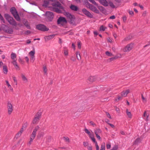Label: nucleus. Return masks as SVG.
Returning a JSON list of instances; mask_svg holds the SVG:
<instances>
[{
  "instance_id": "nucleus-1",
  "label": "nucleus",
  "mask_w": 150,
  "mask_h": 150,
  "mask_svg": "<svg viewBox=\"0 0 150 150\" xmlns=\"http://www.w3.org/2000/svg\"><path fill=\"white\" fill-rule=\"evenodd\" d=\"M53 7L50 8V10L57 13H60L62 12L61 10L57 7H59L62 10H64L63 7L61 6V5L58 1L55 2L54 3L52 4Z\"/></svg>"
},
{
  "instance_id": "nucleus-2",
  "label": "nucleus",
  "mask_w": 150,
  "mask_h": 150,
  "mask_svg": "<svg viewBox=\"0 0 150 150\" xmlns=\"http://www.w3.org/2000/svg\"><path fill=\"white\" fill-rule=\"evenodd\" d=\"M134 46L135 44L134 42H130L124 47L122 50L125 52H129L133 50Z\"/></svg>"
},
{
  "instance_id": "nucleus-3",
  "label": "nucleus",
  "mask_w": 150,
  "mask_h": 150,
  "mask_svg": "<svg viewBox=\"0 0 150 150\" xmlns=\"http://www.w3.org/2000/svg\"><path fill=\"white\" fill-rule=\"evenodd\" d=\"M64 15L68 18V20L70 24L72 25H75V17L73 15H71V13L66 12L64 13Z\"/></svg>"
},
{
  "instance_id": "nucleus-4",
  "label": "nucleus",
  "mask_w": 150,
  "mask_h": 150,
  "mask_svg": "<svg viewBox=\"0 0 150 150\" xmlns=\"http://www.w3.org/2000/svg\"><path fill=\"white\" fill-rule=\"evenodd\" d=\"M4 17L7 21L11 25L14 26L17 25L16 21L14 20L13 18L8 14H5Z\"/></svg>"
},
{
  "instance_id": "nucleus-5",
  "label": "nucleus",
  "mask_w": 150,
  "mask_h": 150,
  "mask_svg": "<svg viewBox=\"0 0 150 150\" xmlns=\"http://www.w3.org/2000/svg\"><path fill=\"white\" fill-rule=\"evenodd\" d=\"M10 11L16 20L18 21H20V18L15 8L12 7L10 9Z\"/></svg>"
},
{
  "instance_id": "nucleus-6",
  "label": "nucleus",
  "mask_w": 150,
  "mask_h": 150,
  "mask_svg": "<svg viewBox=\"0 0 150 150\" xmlns=\"http://www.w3.org/2000/svg\"><path fill=\"white\" fill-rule=\"evenodd\" d=\"M37 131L33 129L32 134L30 135V140L28 143V144L30 145L33 140L35 139L36 136L37 132Z\"/></svg>"
},
{
  "instance_id": "nucleus-7",
  "label": "nucleus",
  "mask_w": 150,
  "mask_h": 150,
  "mask_svg": "<svg viewBox=\"0 0 150 150\" xmlns=\"http://www.w3.org/2000/svg\"><path fill=\"white\" fill-rule=\"evenodd\" d=\"M37 131L33 129L32 134L30 135V140L28 143V144L30 145L33 140L35 139L36 136L37 132Z\"/></svg>"
},
{
  "instance_id": "nucleus-8",
  "label": "nucleus",
  "mask_w": 150,
  "mask_h": 150,
  "mask_svg": "<svg viewBox=\"0 0 150 150\" xmlns=\"http://www.w3.org/2000/svg\"><path fill=\"white\" fill-rule=\"evenodd\" d=\"M7 107L8 114L9 115H10L11 114L13 110V106L12 104L10 102H8Z\"/></svg>"
},
{
  "instance_id": "nucleus-9",
  "label": "nucleus",
  "mask_w": 150,
  "mask_h": 150,
  "mask_svg": "<svg viewBox=\"0 0 150 150\" xmlns=\"http://www.w3.org/2000/svg\"><path fill=\"white\" fill-rule=\"evenodd\" d=\"M98 78L96 76H90L88 78L87 81L88 83L91 84L96 81Z\"/></svg>"
},
{
  "instance_id": "nucleus-10",
  "label": "nucleus",
  "mask_w": 150,
  "mask_h": 150,
  "mask_svg": "<svg viewBox=\"0 0 150 150\" xmlns=\"http://www.w3.org/2000/svg\"><path fill=\"white\" fill-rule=\"evenodd\" d=\"M36 28L42 31H46L49 30V29L42 24H39L37 25Z\"/></svg>"
},
{
  "instance_id": "nucleus-11",
  "label": "nucleus",
  "mask_w": 150,
  "mask_h": 150,
  "mask_svg": "<svg viewBox=\"0 0 150 150\" xmlns=\"http://www.w3.org/2000/svg\"><path fill=\"white\" fill-rule=\"evenodd\" d=\"M46 16L47 20L48 21H51L54 17V15L52 12L50 11H47L45 14Z\"/></svg>"
},
{
  "instance_id": "nucleus-12",
  "label": "nucleus",
  "mask_w": 150,
  "mask_h": 150,
  "mask_svg": "<svg viewBox=\"0 0 150 150\" xmlns=\"http://www.w3.org/2000/svg\"><path fill=\"white\" fill-rule=\"evenodd\" d=\"M58 24H60L62 25L67 23V21L65 18L63 17H60L57 20Z\"/></svg>"
},
{
  "instance_id": "nucleus-13",
  "label": "nucleus",
  "mask_w": 150,
  "mask_h": 150,
  "mask_svg": "<svg viewBox=\"0 0 150 150\" xmlns=\"http://www.w3.org/2000/svg\"><path fill=\"white\" fill-rule=\"evenodd\" d=\"M3 30L9 34H12L13 32V29L6 25H4L3 28Z\"/></svg>"
},
{
  "instance_id": "nucleus-14",
  "label": "nucleus",
  "mask_w": 150,
  "mask_h": 150,
  "mask_svg": "<svg viewBox=\"0 0 150 150\" xmlns=\"http://www.w3.org/2000/svg\"><path fill=\"white\" fill-rule=\"evenodd\" d=\"M95 134L96 135L97 138L99 140L101 139L100 135L101 134L102 131L99 128H97L94 130Z\"/></svg>"
},
{
  "instance_id": "nucleus-15",
  "label": "nucleus",
  "mask_w": 150,
  "mask_h": 150,
  "mask_svg": "<svg viewBox=\"0 0 150 150\" xmlns=\"http://www.w3.org/2000/svg\"><path fill=\"white\" fill-rule=\"evenodd\" d=\"M22 20L23 24L26 28L28 29H30L31 27L28 21L26 19H23Z\"/></svg>"
},
{
  "instance_id": "nucleus-16",
  "label": "nucleus",
  "mask_w": 150,
  "mask_h": 150,
  "mask_svg": "<svg viewBox=\"0 0 150 150\" xmlns=\"http://www.w3.org/2000/svg\"><path fill=\"white\" fill-rule=\"evenodd\" d=\"M82 11L83 13L88 17L92 18V15L91 13L86 10L85 8H83L82 10Z\"/></svg>"
},
{
  "instance_id": "nucleus-17",
  "label": "nucleus",
  "mask_w": 150,
  "mask_h": 150,
  "mask_svg": "<svg viewBox=\"0 0 150 150\" xmlns=\"http://www.w3.org/2000/svg\"><path fill=\"white\" fill-rule=\"evenodd\" d=\"M130 91L129 89H127L123 91L121 93V96L122 97H126L127 95L130 93Z\"/></svg>"
},
{
  "instance_id": "nucleus-18",
  "label": "nucleus",
  "mask_w": 150,
  "mask_h": 150,
  "mask_svg": "<svg viewBox=\"0 0 150 150\" xmlns=\"http://www.w3.org/2000/svg\"><path fill=\"white\" fill-rule=\"evenodd\" d=\"M99 2L102 5L105 6H107L108 5V3L106 0H98Z\"/></svg>"
},
{
  "instance_id": "nucleus-19",
  "label": "nucleus",
  "mask_w": 150,
  "mask_h": 150,
  "mask_svg": "<svg viewBox=\"0 0 150 150\" xmlns=\"http://www.w3.org/2000/svg\"><path fill=\"white\" fill-rule=\"evenodd\" d=\"M21 78L22 81L24 83H26L28 82V79L25 75L21 74Z\"/></svg>"
},
{
  "instance_id": "nucleus-20",
  "label": "nucleus",
  "mask_w": 150,
  "mask_h": 150,
  "mask_svg": "<svg viewBox=\"0 0 150 150\" xmlns=\"http://www.w3.org/2000/svg\"><path fill=\"white\" fill-rule=\"evenodd\" d=\"M23 132V129H21L20 131L19 132H18L16 135L15 136V138L17 139L19 137L21 136Z\"/></svg>"
},
{
  "instance_id": "nucleus-21",
  "label": "nucleus",
  "mask_w": 150,
  "mask_h": 150,
  "mask_svg": "<svg viewBox=\"0 0 150 150\" xmlns=\"http://www.w3.org/2000/svg\"><path fill=\"white\" fill-rule=\"evenodd\" d=\"M89 9H90L92 11L97 13H99L98 10L96 7L93 6L92 5L90 7Z\"/></svg>"
},
{
  "instance_id": "nucleus-22",
  "label": "nucleus",
  "mask_w": 150,
  "mask_h": 150,
  "mask_svg": "<svg viewBox=\"0 0 150 150\" xmlns=\"http://www.w3.org/2000/svg\"><path fill=\"white\" fill-rule=\"evenodd\" d=\"M70 8L71 10L75 11H77L79 9L78 7L72 4L70 6Z\"/></svg>"
},
{
  "instance_id": "nucleus-23",
  "label": "nucleus",
  "mask_w": 150,
  "mask_h": 150,
  "mask_svg": "<svg viewBox=\"0 0 150 150\" xmlns=\"http://www.w3.org/2000/svg\"><path fill=\"white\" fill-rule=\"evenodd\" d=\"M45 135L44 132L42 131H40L38 133L37 135V138L38 139H40L42 137H43Z\"/></svg>"
},
{
  "instance_id": "nucleus-24",
  "label": "nucleus",
  "mask_w": 150,
  "mask_h": 150,
  "mask_svg": "<svg viewBox=\"0 0 150 150\" xmlns=\"http://www.w3.org/2000/svg\"><path fill=\"white\" fill-rule=\"evenodd\" d=\"M40 119V118L35 116L32 121L33 124H37L38 122Z\"/></svg>"
},
{
  "instance_id": "nucleus-25",
  "label": "nucleus",
  "mask_w": 150,
  "mask_h": 150,
  "mask_svg": "<svg viewBox=\"0 0 150 150\" xmlns=\"http://www.w3.org/2000/svg\"><path fill=\"white\" fill-rule=\"evenodd\" d=\"M55 36V35H50L46 36L45 37V41H47L50 40L52 39Z\"/></svg>"
},
{
  "instance_id": "nucleus-26",
  "label": "nucleus",
  "mask_w": 150,
  "mask_h": 150,
  "mask_svg": "<svg viewBox=\"0 0 150 150\" xmlns=\"http://www.w3.org/2000/svg\"><path fill=\"white\" fill-rule=\"evenodd\" d=\"M5 82H6V85L7 86L8 88L11 91L13 92V89L11 85L9 83L8 81L6 80L5 81Z\"/></svg>"
},
{
  "instance_id": "nucleus-27",
  "label": "nucleus",
  "mask_w": 150,
  "mask_h": 150,
  "mask_svg": "<svg viewBox=\"0 0 150 150\" xmlns=\"http://www.w3.org/2000/svg\"><path fill=\"white\" fill-rule=\"evenodd\" d=\"M121 57V54H119L118 55H117L114 57L110 58V59L111 61H112L115 59H117L118 58H120Z\"/></svg>"
},
{
  "instance_id": "nucleus-28",
  "label": "nucleus",
  "mask_w": 150,
  "mask_h": 150,
  "mask_svg": "<svg viewBox=\"0 0 150 150\" xmlns=\"http://www.w3.org/2000/svg\"><path fill=\"white\" fill-rule=\"evenodd\" d=\"M132 38V36L129 35L125 38L122 41H127L131 40Z\"/></svg>"
},
{
  "instance_id": "nucleus-29",
  "label": "nucleus",
  "mask_w": 150,
  "mask_h": 150,
  "mask_svg": "<svg viewBox=\"0 0 150 150\" xmlns=\"http://www.w3.org/2000/svg\"><path fill=\"white\" fill-rule=\"evenodd\" d=\"M84 131L88 135L89 137H90L93 135V134H91L90 132L89 131V130L86 128L85 129Z\"/></svg>"
},
{
  "instance_id": "nucleus-30",
  "label": "nucleus",
  "mask_w": 150,
  "mask_h": 150,
  "mask_svg": "<svg viewBox=\"0 0 150 150\" xmlns=\"http://www.w3.org/2000/svg\"><path fill=\"white\" fill-rule=\"evenodd\" d=\"M143 116L144 117L146 118V121H147L148 120L149 115L147 113L146 111L144 112Z\"/></svg>"
},
{
  "instance_id": "nucleus-31",
  "label": "nucleus",
  "mask_w": 150,
  "mask_h": 150,
  "mask_svg": "<svg viewBox=\"0 0 150 150\" xmlns=\"http://www.w3.org/2000/svg\"><path fill=\"white\" fill-rule=\"evenodd\" d=\"M35 54V51L34 50L33 51H31L29 53V54L30 55L31 58L32 59H33L34 57V54Z\"/></svg>"
},
{
  "instance_id": "nucleus-32",
  "label": "nucleus",
  "mask_w": 150,
  "mask_h": 150,
  "mask_svg": "<svg viewBox=\"0 0 150 150\" xmlns=\"http://www.w3.org/2000/svg\"><path fill=\"white\" fill-rule=\"evenodd\" d=\"M76 56L77 59L78 60H80L81 59V57L80 54L78 51H77L76 52Z\"/></svg>"
},
{
  "instance_id": "nucleus-33",
  "label": "nucleus",
  "mask_w": 150,
  "mask_h": 150,
  "mask_svg": "<svg viewBox=\"0 0 150 150\" xmlns=\"http://www.w3.org/2000/svg\"><path fill=\"white\" fill-rule=\"evenodd\" d=\"M11 57L12 59L15 60L16 57V54L15 53H12L11 54Z\"/></svg>"
},
{
  "instance_id": "nucleus-34",
  "label": "nucleus",
  "mask_w": 150,
  "mask_h": 150,
  "mask_svg": "<svg viewBox=\"0 0 150 150\" xmlns=\"http://www.w3.org/2000/svg\"><path fill=\"white\" fill-rule=\"evenodd\" d=\"M42 69L45 74H47V69L46 66H43Z\"/></svg>"
},
{
  "instance_id": "nucleus-35",
  "label": "nucleus",
  "mask_w": 150,
  "mask_h": 150,
  "mask_svg": "<svg viewBox=\"0 0 150 150\" xmlns=\"http://www.w3.org/2000/svg\"><path fill=\"white\" fill-rule=\"evenodd\" d=\"M126 113L129 118H131L132 117V115L130 112L128 111V109L126 110Z\"/></svg>"
},
{
  "instance_id": "nucleus-36",
  "label": "nucleus",
  "mask_w": 150,
  "mask_h": 150,
  "mask_svg": "<svg viewBox=\"0 0 150 150\" xmlns=\"http://www.w3.org/2000/svg\"><path fill=\"white\" fill-rule=\"evenodd\" d=\"M49 4V1L47 0H45L44 1V3L42 6L44 7L47 6Z\"/></svg>"
},
{
  "instance_id": "nucleus-37",
  "label": "nucleus",
  "mask_w": 150,
  "mask_h": 150,
  "mask_svg": "<svg viewBox=\"0 0 150 150\" xmlns=\"http://www.w3.org/2000/svg\"><path fill=\"white\" fill-rule=\"evenodd\" d=\"M141 142V139L139 138H137L134 142V144H137Z\"/></svg>"
},
{
  "instance_id": "nucleus-38",
  "label": "nucleus",
  "mask_w": 150,
  "mask_h": 150,
  "mask_svg": "<svg viewBox=\"0 0 150 150\" xmlns=\"http://www.w3.org/2000/svg\"><path fill=\"white\" fill-rule=\"evenodd\" d=\"M3 72L5 74H7L8 72V69L7 66H3Z\"/></svg>"
},
{
  "instance_id": "nucleus-39",
  "label": "nucleus",
  "mask_w": 150,
  "mask_h": 150,
  "mask_svg": "<svg viewBox=\"0 0 150 150\" xmlns=\"http://www.w3.org/2000/svg\"><path fill=\"white\" fill-rule=\"evenodd\" d=\"M105 143H103L101 145V149L100 150H105Z\"/></svg>"
},
{
  "instance_id": "nucleus-40",
  "label": "nucleus",
  "mask_w": 150,
  "mask_h": 150,
  "mask_svg": "<svg viewBox=\"0 0 150 150\" xmlns=\"http://www.w3.org/2000/svg\"><path fill=\"white\" fill-rule=\"evenodd\" d=\"M42 113L41 112H38L35 116L40 118L42 115Z\"/></svg>"
},
{
  "instance_id": "nucleus-41",
  "label": "nucleus",
  "mask_w": 150,
  "mask_h": 150,
  "mask_svg": "<svg viewBox=\"0 0 150 150\" xmlns=\"http://www.w3.org/2000/svg\"><path fill=\"white\" fill-rule=\"evenodd\" d=\"M28 125V123L27 122H24L21 129H23V130L24 129H25L27 127Z\"/></svg>"
},
{
  "instance_id": "nucleus-42",
  "label": "nucleus",
  "mask_w": 150,
  "mask_h": 150,
  "mask_svg": "<svg viewBox=\"0 0 150 150\" xmlns=\"http://www.w3.org/2000/svg\"><path fill=\"white\" fill-rule=\"evenodd\" d=\"M98 6V8L99 9V10L102 11V12H103L105 11L104 8L101 6Z\"/></svg>"
},
{
  "instance_id": "nucleus-43",
  "label": "nucleus",
  "mask_w": 150,
  "mask_h": 150,
  "mask_svg": "<svg viewBox=\"0 0 150 150\" xmlns=\"http://www.w3.org/2000/svg\"><path fill=\"white\" fill-rule=\"evenodd\" d=\"M64 140L67 142L69 143L70 142V140L68 137H63Z\"/></svg>"
},
{
  "instance_id": "nucleus-44",
  "label": "nucleus",
  "mask_w": 150,
  "mask_h": 150,
  "mask_svg": "<svg viewBox=\"0 0 150 150\" xmlns=\"http://www.w3.org/2000/svg\"><path fill=\"white\" fill-rule=\"evenodd\" d=\"M105 54L107 56L110 57H111L113 56V55L111 52H109L108 51H106L105 52Z\"/></svg>"
},
{
  "instance_id": "nucleus-45",
  "label": "nucleus",
  "mask_w": 150,
  "mask_h": 150,
  "mask_svg": "<svg viewBox=\"0 0 150 150\" xmlns=\"http://www.w3.org/2000/svg\"><path fill=\"white\" fill-rule=\"evenodd\" d=\"M12 78L16 85H17L18 84V82L16 77L15 76H13Z\"/></svg>"
},
{
  "instance_id": "nucleus-46",
  "label": "nucleus",
  "mask_w": 150,
  "mask_h": 150,
  "mask_svg": "<svg viewBox=\"0 0 150 150\" xmlns=\"http://www.w3.org/2000/svg\"><path fill=\"white\" fill-rule=\"evenodd\" d=\"M90 138L94 142L95 144H96V143H97L95 139L94 138V136L93 135L91 136L90 137Z\"/></svg>"
},
{
  "instance_id": "nucleus-47",
  "label": "nucleus",
  "mask_w": 150,
  "mask_h": 150,
  "mask_svg": "<svg viewBox=\"0 0 150 150\" xmlns=\"http://www.w3.org/2000/svg\"><path fill=\"white\" fill-rule=\"evenodd\" d=\"M106 28L105 27H104L103 25H102L100 26V31H104L105 29Z\"/></svg>"
},
{
  "instance_id": "nucleus-48",
  "label": "nucleus",
  "mask_w": 150,
  "mask_h": 150,
  "mask_svg": "<svg viewBox=\"0 0 150 150\" xmlns=\"http://www.w3.org/2000/svg\"><path fill=\"white\" fill-rule=\"evenodd\" d=\"M109 4L110 6L112 8H114L115 7V6L114 5L112 2L110 1L109 3Z\"/></svg>"
},
{
  "instance_id": "nucleus-49",
  "label": "nucleus",
  "mask_w": 150,
  "mask_h": 150,
  "mask_svg": "<svg viewBox=\"0 0 150 150\" xmlns=\"http://www.w3.org/2000/svg\"><path fill=\"white\" fill-rule=\"evenodd\" d=\"M90 2L92 3L93 4L95 5L96 6H98V4L95 2L94 0H88Z\"/></svg>"
},
{
  "instance_id": "nucleus-50",
  "label": "nucleus",
  "mask_w": 150,
  "mask_h": 150,
  "mask_svg": "<svg viewBox=\"0 0 150 150\" xmlns=\"http://www.w3.org/2000/svg\"><path fill=\"white\" fill-rule=\"evenodd\" d=\"M12 63L13 65L15 66H18L17 62L15 60H14L12 62Z\"/></svg>"
},
{
  "instance_id": "nucleus-51",
  "label": "nucleus",
  "mask_w": 150,
  "mask_h": 150,
  "mask_svg": "<svg viewBox=\"0 0 150 150\" xmlns=\"http://www.w3.org/2000/svg\"><path fill=\"white\" fill-rule=\"evenodd\" d=\"M83 144L84 147H86L88 146V144L87 142H83Z\"/></svg>"
},
{
  "instance_id": "nucleus-52",
  "label": "nucleus",
  "mask_w": 150,
  "mask_h": 150,
  "mask_svg": "<svg viewBox=\"0 0 150 150\" xmlns=\"http://www.w3.org/2000/svg\"><path fill=\"white\" fill-rule=\"evenodd\" d=\"M0 19L4 23H5V21L4 19V18H3V16L1 15V14L0 13Z\"/></svg>"
},
{
  "instance_id": "nucleus-53",
  "label": "nucleus",
  "mask_w": 150,
  "mask_h": 150,
  "mask_svg": "<svg viewBox=\"0 0 150 150\" xmlns=\"http://www.w3.org/2000/svg\"><path fill=\"white\" fill-rule=\"evenodd\" d=\"M40 129V127L39 125H37L34 128V129H35V130H37V131L38 130Z\"/></svg>"
},
{
  "instance_id": "nucleus-54",
  "label": "nucleus",
  "mask_w": 150,
  "mask_h": 150,
  "mask_svg": "<svg viewBox=\"0 0 150 150\" xmlns=\"http://www.w3.org/2000/svg\"><path fill=\"white\" fill-rule=\"evenodd\" d=\"M86 6L88 8H90V7L92 5L90 4L88 2H87L86 3Z\"/></svg>"
},
{
  "instance_id": "nucleus-55",
  "label": "nucleus",
  "mask_w": 150,
  "mask_h": 150,
  "mask_svg": "<svg viewBox=\"0 0 150 150\" xmlns=\"http://www.w3.org/2000/svg\"><path fill=\"white\" fill-rule=\"evenodd\" d=\"M118 149V146L117 145H115L114 147H113L112 149L111 150H117Z\"/></svg>"
},
{
  "instance_id": "nucleus-56",
  "label": "nucleus",
  "mask_w": 150,
  "mask_h": 150,
  "mask_svg": "<svg viewBox=\"0 0 150 150\" xmlns=\"http://www.w3.org/2000/svg\"><path fill=\"white\" fill-rule=\"evenodd\" d=\"M81 43L80 42H78V47L79 49H81Z\"/></svg>"
},
{
  "instance_id": "nucleus-57",
  "label": "nucleus",
  "mask_w": 150,
  "mask_h": 150,
  "mask_svg": "<svg viewBox=\"0 0 150 150\" xmlns=\"http://www.w3.org/2000/svg\"><path fill=\"white\" fill-rule=\"evenodd\" d=\"M106 115L107 116V117H108L109 118H110V119H111V117L110 116V114L108 112H106Z\"/></svg>"
},
{
  "instance_id": "nucleus-58",
  "label": "nucleus",
  "mask_w": 150,
  "mask_h": 150,
  "mask_svg": "<svg viewBox=\"0 0 150 150\" xmlns=\"http://www.w3.org/2000/svg\"><path fill=\"white\" fill-rule=\"evenodd\" d=\"M107 40L108 42L110 43H112V40L109 37L107 38Z\"/></svg>"
},
{
  "instance_id": "nucleus-59",
  "label": "nucleus",
  "mask_w": 150,
  "mask_h": 150,
  "mask_svg": "<svg viewBox=\"0 0 150 150\" xmlns=\"http://www.w3.org/2000/svg\"><path fill=\"white\" fill-rule=\"evenodd\" d=\"M142 99L143 100V101L144 102H146V98H145L143 96V95H142Z\"/></svg>"
},
{
  "instance_id": "nucleus-60",
  "label": "nucleus",
  "mask_w": 150,
  "mask_h": 150,
  "mask_svg": "<svg viewBox=\"0 0 150 150\" xmlns=\"http://www.w3.org/2000/svg\"><path fill=\"white\" fill-rule=\"evenodd\" d=\"M106 147L108 149H110L111 147V145L110 144H107L106 145Z\"/></svg>"
},
{
  "instance_id": "nucleus-61",
  "label": "nucleus",
  "mask_w": 150,
  "mask_h": 150,
  "mask_svg": "<svg viewBox=\"0 0 150 150\" xmlns=\"http://www.w3.org/2000/svg\"><path fill=\"white\" fill-rule=\"evenodd\" d=\"M30 33H31V32L29 30H27L25 31V35H28V34H30Z\"/></svg>"
},
{
  "instance_id": "nucleus-62",
  "label": "nucleus",
  "mask_w": 150,
  "mask_h": 150,
  "mask_svg": "<svg viewBox=\"0 0 150 150\" xmlns=\"http://www.w3.org/2000/svg\"><path fill=\"white\" fill-rule=\"evenodd\" d=\"M115 110L117 113H120V110L119 108H117V107H116Z\"/></svg>"
},
{
  "instance_id": "nucleus-63",
  "label": "nucleus",
  "mask_w": 150,
  "mask_h": 150,
  "mask_svg": "<svg viewBox=\"0 0 150 150\" xmlns=\"http://www.w3.org/2000/svg\"><path fill=\"white\" fill-rule=\"evenodd\" d=\"M96 150H99V147L98 144L97 143H96Z\"/></svg>"
},
{
  "instance_id": "nucleus-64",
  "label": "nucleus",
  "mask_w": 150,
  "mask_h": 150,
  "mask_svg": "<svg viewBox=\"0 0 150 150\" xmlns=\"http://www.w3.org/2000/svg\"><path fill=\"white\" fill-rule=\"evenodd\" d=\"M122 19H123V21L124 22H125L126 20V19H127V18L126 17V16H124L123 17H122Z\"/></svg>"
}]
</instances>
